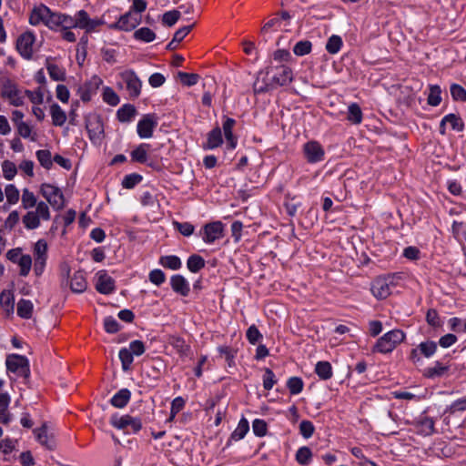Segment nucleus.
<instances>
[{
    "mask_svg": "<svg viewBox=\"0 0 466 466\" xmlns=\"http://www.w3.org/2000/svg\"><path fill=\"white\" fill-rule=\"evenodd\" d=\"M404 339L405 334L402 330L392 329L385 333L377 340L372 351L383 354L390 353L397 347V345L402 342Z\"/></svg>",
    "mask_w": 466,
    "mask_h": 466,
    "instance_id": "obj_1",
    "label": "nucleus"
},
{
    "mask_svg": "<svg viewBox=\"0 0 466 466\" xmlns=\"http://www.w3.org/2000/svg\"><path fill=\"white\" fill-rule=\"evenodd\" d=\"M110 424L124 431L126 433H137L142 429V422L139 418L132 417L128 414L118 416L114 414L110 418Z\"/></svg>",
    "mask_w": 466,
    "mask_h": 466,
    "instance_id": "obj_2",
    "label": "nucleus"
},
{
    "mask_svg": "<svg viewBox=\"0 0 466 466\" xmlns=\"http://www.w3.org/2000/svg\"><path fill=\"white\" fill-rule=\"evenodd\" d=\"M5 364L8 371L25 379L29 378V361L26 357L17 354L8 355Z\"/></svg>",
    "mask_w": 466,
    "mask_h": 466,
    "instance_id": "obj_3",
    "label": "nucleus"
},
{
    "mask_svg": "<svg viewBox=\"0 0 466 466\" xmlns=\"http://www.w3.org/2000/svg\"><path fill=\"white\" fill-rule=\"evenodd\" d=\"M86 128L92 143L100 144L104 138V125L100 116L96 114L86 116Z\"/></svg>",
    "mask_w": 466,
    "mask_h": 466,
    "instance_id": "obj_4",
    "label": "nucleus"
},
{
    "mask_svg": "<svg viewBox=\"0 0 466 466\" xmlns=\"http://www.w3.org/2000/svg\"><path fill=\"white\" fill-rule=\"evenodd\" d=\"M47 258V243L39 239L34 247V272L39 277L43 274Z\"/></svg>",
    "mask_w": 466,
    "mask_h": 466,
    "instance_id": "obj_5",
    "label": "nucleus"
},
{
    "mask_svg": "<svg viewBox=\"0 0 466 466\" xmlns=\"http://www.w3.org/2000/svg\"><path fill=\"white\" fill-rule=\"evenodd\" d=\"M40 191L43 197L55 209L59 210L64 208V195L58 187L50 184H43Z\"/></svg>",
    "mask_w": 466,
    "mask_h": 466,
    "instance_id": "obj_6",
    "label": "nucleus"
},
{
    "mask_svg": "<svg viewBox=\"0 0 466 466\" xmlns=\"http://www.w3.org/2000/svg\"><path fill=\"white\" fill-rule=\"evenodd\" d=\"M35 41V36L31 31H26L18 36L16 40V50L24 59L30 60L33 58V46Z\"/></svg>",
    "mask_w": 466,
    "mask_h": 466,
    "instance_id": "obj_7",
    "label": "nucleus"
},
{
    "mask_svg": "<svg viewBox=\"0 0 466 466\" xmlns=\"http://www.w3.org/2000/svg\"><path fill=\"white\" fill-rule=\"evenodd\" d=\"M1 96L9 101L14 106H21L24 105V96L17 85L11 80H6L2 86Z\"/></svg>",
    "mask_w": 466,
    "mask_h": 466,
    "instance_id": "obj_8",
    "label": "nucleus"
},
{
    "mask_svg": "<svg viewBox=\"0 0 466 466\" xmlns=\"http://www.w3.org/2000/svg\"><path fill=\"white\" fill-rule=\"evenodd\" d=\"M140 23L141 15L129 10L122 15L116 23L110 25L109 28L129 32L135 29Z\"/></svg>",
    "mask_w": 466,
    "mask_h": 466,
    "instance_id": "obj_9",
    "label": "nucleus"
},
{
    "mask_svg": "<svg viewBox=\"0 0 466 466\" xmlns=\"http://www.w3.org/2000/svg\"><path fill=\"white\" fill-rule=\"evenodd\" d=\"M121 78L126 83L127 90L131 98H137L141 93L142 83L133 70L121 73Z\"/></svg>",
    "mask_w": 466,
    "mask_h": 466,
    "instance_id": "obj_10",
    "label": "nucleus"
},
{
    "mask_svg": "<svg viewBox=\"0 0 466 466\" xmlns=\"http://www.w3.org/2000/svg\"><path fill=\"white\" fill-rule=\"evenodd\" d=\"M304 157L310 164L320 162L324 159L325 151L317 141L307 142L303 147Z\"/></svg>",
    "mask_w": 466,
    "mask_h": 466,
    "instance_id": "obj_11",
    "label": "nucleus"
},
{
    "mask_svg": "<svg viewBox=\"0 0 466 466\" xmlns=\"http://www.w3.org/2000/svg\"><path fill=\"white\" fill-rule=\"evenodd\" d=\"M437 343L432 340L423 341L411 350L410 358L413 362L420 361L421 356L431 358L437 351Z\"/></svg>",
    "mask_w": 466,
    "mask_h": 466,
    "instance_id": "obj_12",
    "label": "nucleus"
},
{
    "mask_svg": "<svg viewBox=\"0 0 466 466\" xmlns=\"http://www.w3.org/2000/svg\"><path fill=\"white\" fill-rule=\"evenodd\" d=\"M157 126V118L154 114L145 115L137 123V134L141 138L151 137Z\"/></svg>",
    "mask_w": 466,
    "mask_h": 466,
    "instance_id": "obj_13",
    "label": "nucleus"
},
{
    "mask_svg": "<svg viewBox=\"0 0 466 466\" xmlns=\"http://www.w3.org/2000/svg\"><path fill=\"white\" fill-rule=\"evenodd\" d=\"M224 226L220 221H215L206 224L203 227L202 239L208 244L223 238Z\"/></svg>",
    "mask_w": 466,
    "mask_h": 466,
    "instance_id": "obj_14",
    "label": "nucleus"
},
{
    "mask_svg": "<svg viewBox=\"0 0 466 466\" xmlns=\"http://www.w3.org/2000/svg\"><path fill=\"white\" fill-rule=\"evenodd\" d=\"M96 289L105 295L113 293L116 290L115 280L106 270H99L96 274Z\"/></svg>",
    "mask_w": 466,
    "mask_h": 466,
    "instance_id": "obj_15",
    "label": "nucleus"
},
{
    "mask_svg": "<svg viewBox=\"0 0 466 466\" xmlns=\"http://www.w3.org/2000/svg\"><path fill=\"white\" fill-rule=\"evenodd\" d=\"M50 8L44 4L34 6L29 15V24L32 25H38L44 24L46 25Z\"/></svg>",
    "mask_w": 466,
    "mask_h": 466,
    "instance_id": "obj_16",
    "label": "nucleus"
},
{
    "mask_svg": "<svg viewBox=\"0 0 466 466\" xmlns=\"http://www.w3.org/2000/svg\"><path fill=\"white\" fill-rule=\"evenodd\" d=\"M101 84V78L94 76L88 82H86L82 86H80L78 93L82 101H89L92 97V95L96 93Z\"/></svg>",
    "mask_w": 466,
    "mask_h": 466,
    "instance_id": "obj_17",
    "label": "nucleus"
},
{
    "mask_svg": "<svg viewBox=\"0 0 466 466\" xmlns=\"http://www.w3.org/2000/svg\"><path fill=\"white\" fill-rule=\"evenodd\" d=\"M293 79L292 70L286 66L276 67L275 72L272 74V81L276 86H286Z\"/></svg>",
    "mask_w": 466,
    "mask_h": 466,
    "instance_id": "obj_18",
    "label": "nucleus"
},
{
    "mask_svg": "<svg viewBox=\"0 0 466 466\" xmlns=\"http://www.w3.org/2000/svg\"><path fill=\"white\" fill-rule=\"evenodd\" d=\"M371 292L372 294L380 299H386L391 293V287L388 282L387 279L378 278L376 279L371 285Z\"/></svg>",
    "mask_w": 466,
    "mask_h": 466,
    "instance_id": "obj_19",
    "label": "nucleus"
},
{
    "mask_svg": "<svg viewBox=\"0 0 466 466\" xmlns=\"http://www.w3.org/2000/svg\"><path fill=\"white\" fill-rule=\"evenodd\" d=\"M170 286L173 291L182 297L188 296L190 287L188 281L182 275L177 274L170 278Z\"/></svg>",
    "mask_w": 466,
    "mask_h": 466,
    "instance_id": "obj_20",
    "label": "nucleus"
},
{
    "mask_svg": "<svg viewBox=\"0 0 466 466\" xmlns=\"http://www.w3.org/2000/svg\"><path fill=\"white\" fill-rule=\"evenodd\" d=\"M167 341L181 358L188 357L191 354L190 345L182 337L171 335Z\"/></svg>",
    "mask_w": 466,
    "mask_h": 466,
    "instance_id": "obj_21",
    "label": "nucleus"
},
{
    "mask_svg": "<svg viewBox=\"0 0 466 466\" xmlns=\"http://www.w3.org/2000/svg\"><path fill=\"white\" fill-rule=\"evenodd\" d=\"M34 432L35 434V438L37 441L45 446L46 449L52 451L56 449V443L54 436L47 435V426L46 423H43V425L34 430Z\"/></svg>",
    "mask_w": 466,
    "mask_h": 466,
    "instance_id": "obj_22",
    "label": "nucleus"
},
{
    "mask_svg": "<svg viewBox=\"0 0 466 466\" xmlns=\"http://www.w3.org/2000/svg\"><path fill=\"white\" fill-rule=\"evenodd\" d=\"M76 27L81 29H86L87 32L94 30L96 26L100 25L98 20L90 19L88 14L85 10L78 11L76 15Z\"/></svg>",
    "mask_w": 466,
    "mask_h": 466,
    "instance_id": "obj_23",
    "label": "nucleus"
},
{
    "mask_svg": "<svg viewBox=\"0 0 466 466\" xmlns=\"http://www.w3.org/2000/svg\"><path fill=\"white\" fill-rule=\"evenodd\" d=\"M414 424L418 433L421 435L430 436L435 432V421L431 417H420Z\"/></svg>",
    "mask_w": 466,
    "mask_h": 466,
    "instance_id": "obj_24",
    "label": "nucleus"
},
{
    "mask_svg": "<svg viewBox=\"0 0 466 466\" xmlns=\"http://www.w3.org/2000/svg\"><path fill=\"white\" fill-rule=\"evenodd\" d=\"M51 57L46 58V67L50 78L54 81H65L66 77V69L56 64L50 62Z\"/></svg>",
    "mask_w": 466,
    "mask_h": 466,
    "instance_id": "obj_25",
    "label": "nucleus"
},
{
    "mask_svg": "<svg viewBox=\"0 0 466 466\" xmlns=\"http://www.w3.org/2000/svg\"><path fill=\"white\" fill-rule=\"evenodd\" d=\"M131 399V391L128 389H121L110 400L112 406L122 409L127 406Z\"/></svg>",
    "mask_w": 466,
    "mask_h": 466,
    "instance_id": "obj_26",
    "label": "nucleus"
},
{
    "mask_svg": "<svg viewBox=\"0 0 466 466\" xmlns=\"http://www.w3.org/2000/svg\"><path fill=\"white\" fill-rule=\"evenodd\" d=\"M87 282L82 271H76L71 278L70 288L73 292L82 293L86 289Z\"/></svg>",
    "mask_w": 466,
    "mask_h": 466,
    "instance_id": "obj_27",
    "label": "nucleus"
},
{
    "mask_svg": "<svg viewBox=\"0 0 466 466\" xmlns=\"http://www.w3.org/2000/svg\"><path fill=\"white\" fill-rule=\"evenodd\" d=\"M10 403V397L7 393H0V422L3 424H8L12 416L7 411Z\"/></svg>",
    "mask_w": 466,
    "mask_h": 466,
    "instance_id": "obj_28",
    "label": "nucleus"
},
{
    "mask_svg": "<svg viewBox=\"0 0 466 466\" xmlns=\"http://www.w3.org/2000/svg\"><path fill=\"white\" fill-rule=\"evenodd\" d=\"M50 115L52 117V123L56 127H62L67 118L66 112L56 103H54L50 106Z\"/></svg>",
    "mask_w": 466,
    "mask_h": 466,
    "instance_id": "obj_29",
    "label": "nucleus"
},
{
    "mask_svg": "<svg viewBox=\"0 0 466 466\" xmlns=\"http://www.w3.org/2000/svg\"><path fill=\"white\" fill-rule=\"evenodd\" d=\"M223 143L222 132L219 127H214L208 134L206 148L214 149Z\"/></svg>",
    "mask_w": 466,
    "mask_h": 466,
    "instance_id": "obj_30",
    "label": "nucleus"
},
{
    "mask_svg": "<svg viewBox=\"0 0 466 466\" xmlns=\"http://www.w3.org/2000/svg\"><path fill=\"white\" fill-rule=\"evenodd\" d=\"M34 305L29 299H20L17 303V315L25 319H29L32 317Z\"/></svg>",
    "mask_w": 466,
    "mask_h": 466,
    "instance_id": "obj_31",
    "label": "nucleus"
},
{
    "mask_svg": "<svg viewBox=\"0 0 466 466\" xmlns=\"http://www.w3.org/2000/svg\"><path fill=\"white\" fill-rule=\"evenodd\" d=\"M150 145L142 143L131 152V159L134 162L144 164L147 160V149Z\"/></svg>",
    "mask_w": 466,
    "mask_h": 466,
    "instance_id": "obj_32",
    "label": "nucleus"
},
{
    "mask_svg": "<svg viewBox=\"0 0 466 466\" xmlns=\"http://www.w3.org/2000/svg\"><path fill=\"white\" fill-rule=\"evenodd\" d=\"M137 113L136 107L133 105L126 104L121 106L117 112L116 116L120 122H129Z\"/></svg>",
    "mask_w": 466,
    "mask_h": 466,
    "instance_id": "obj_33",
    "label": "nucleus"
},
{
    "mask_svg": "<svg viewBox=\"0 0 466 466\" xmlns=\"http://www.w3.org/2000/svg\"><path fill=\"white\" fill-rule=\"evenodd\" d=\"M158 262L162 267L172 270H177L182 266L180 258L175 255L162 256Z\"/></svg>",
    "mask_w": 466,
    "mask_h": 466,
    "instance_id": "obj_34",
    "label": "nucleus"
},
{
    "mask_svg": "<svg viewBox=\"0 0 466 466\" xmlns=\"http://www.w3.org/2000/svg\"><path fill=\"white\" fill-rule=\"evenodd\" d=\"M315 372L323 380H329L333 374L332 367L329 361H319L316 364Z\"/></svg>",
    "mask_w": 466,
    "mask_h": 466,
    "instance_id": "obj_35",
    "label": "nucleus"
},
{
    "mask_svg": "<svg viewBox=\"0 0 466 466\" xmlns=\"http://www.w3.org/2000/svg\"><path fill=\"white\" fill-rule=\"evenodd\" d=\"M347 119L354 125H359L362 121V111L357 103H351L348 107Z\"/></svg>",
    "mask_w": 466,
    "mask_h": 466,
    "instance_id": "obj_36",
    "label": "nucleus"
},
{
    "mask_svg": "<svg viewBox=\"0 0 466 466\" xmlns=\"http://www.w3.org/2000/svg\"><path fill=\"white\" fill-rule=\"evenodd\" d=\"M444 121L450 125L451 128L456 132H461L464 129V122L457 114H448L444 116Z\"/></svg>",
    "mask_w": 466,
    "mask_h": 466,
    "instance_id": "obj_37",
    "label": "nucleus"
},
{
    "mask_svg": "<svg viewBox=\"0 0 466 466\" xmlns=\"http://www.w3.org/2000/svg\"><path fill=\"white\" fill-rule=\"evenodd\" d=\"M248 430H249L248 421L245 418H242L239 420L236 430L231 433L230 439L233 441H240L241 439H243L245 437V435L248 433Z\"/></svg>",
    "mask_w": 466,
    "mask_h": 466,
    "instance_id": "obj_38",
    "label": "nucleus"
},
{
    "mask_svg": "<svg viewBox=\"0 0 466 466\" xmlns=\"http://www.w3.org/2000/svg\"><path fill=\"white\" fill-rule=\"evenodd\" d=\"M187 267L189 271L197 273L205 267L204 258L197 254L191 255L187 261Z\"/></svg>",
    "mask_w": 466,
    "mask_h": 466,
    "instance_id": "obj_39",
    "label": "nucleus"
},
{
    "mask_svg": "<svg viewBox=\"0 0 466 466\" xmlns=\"http://www.w3.org/2000/svg\"><path fill=\"white\" fill-rule=\"evenodd\" d=\"M343 42L339 35H332L326 43V50L330 55L337 54L342 47Z\"/></svg>",
    "mask_w": 466,
    "mask_h": 466,
    "instance_id": "obj_40",
    "label": "nucleus"
},
{
    "mask_svg": "<svg viewBox=\"0 0 466 466\" xmlns=\"http://www.w3.org/2000/svg\"><path fill=\"white\" fill-rule=\"evenodd\" d=\"M118 357L121 360L122 370L124 371H128L131 370V364L134 360V355L132 352L127 350V348H122L119 350Z\"/></svg>",
    "mask_w": 466,
    "mask_h": 466,
    "instance_id": "obj_41",
    "label": "nucleus"
},
{
    "mask_svg": "<svg viewBox=\"0 0 466 466\" xmlns=\"http://www.w3.org/2000/svg\"><path fill=\"white\" fill-rule=\"evenodd\" d=\"M22 221L27 229H35L40 226L39 216L34 211H28L23 217Z\"/></svg>",
    "mask_w": 466,
    "mask_h": 466,
    "instance_id": "obj_42",
    "label": "nucleus"
},
{
    "mask_svg": "<svg viewBox=\"0 0 466 466\" xmlns=\"http://www.w3.org/2000/svg\"><path fill=\"white\" fill-rule=\"evenodd\" d=\"M134 37L137 40L150 43L156 38V34L148 27H141L135 31Z\"/></svg>",
    "mask_w": 466,
    "mask_h": 466,
    "instance_id": "obj_43",
    "label": "nucleus"
},
{
    "mask_svg": "<svg viewBox=\"0 0 466 466\" xmlns=\"http://www.w3.org/2000/svg\"><path fill=\"white\" fill-rule=\"evenodd\" d=\"M36 158L39 161L40 165L46 169H50L53 166L51 152L47 149H40L37 150Z\"/></svg>",
    "mask_w": 466,
    "mask_h": 466,
    "instance_id": "obj_44",
    "label": "nucleus"
},
{
    "mask_svg": "<svg viewBox=\"0 0 466 466\" xmlns=\"http://www.w3.org/2000/svg\"><path fill=\"white\" fill-rule=\"evenodd\" d=\"M441 87L437 85L430 86V93L427 98V102L431 106H437L441 102Z\"/></svg>",
    "mask_w": 466,
    "mask_h": 466,
    "instance_id": "obj_45",
    "label": "nucleus"
},
{
    "mask_svg": "<svg viewBox=\"0 0 466 466\" xmlns=\"http://www.w3.org/2000/svg\"><path fill=\"white\" fill-rule=\"evenodd\" d=\"M312 457L311 450L309 447H300L296 452V460L300 465H308Z\"/></svg>",
    "mask_w": 466,
    "mask_h": 466,
    "instance_id": "obj_46",
    "label": "nucleus"
},
{
    "mask_svg": "<svg viewBox=\"0 0 466 466\" xmlns=\"http://www.w3.org/2000/svg\"><path fill=\"white\" fill-rule=\"evenodd\" d=\"M287 387L292 395H296L302 391L304 382L299 377H291L287 381Z\"/></svg>",
    "mask_w": 466,
    "mask_h": 466,
    "instance_id": "obj_47",
    "label": "nucleus"
},
{
    "mask_svg": "<svg viewBox=\"0 0 466 466\" xmlns=\"http://www.w3.org/2000/svg\"><path fill=\"white\" fill-rule=\"evenodd\" d=\"M312 43L309 40L299 41L293 47L296 56H302L311 52Z\"/></svg>",
    "mask_w": 466,
    "mask_h": 466,
    "instance_id": "obj_48",
    "label": "nucleus"
},
{
    "mask_svg": "<svg viewBox=\"0 0 466 466\" xmlns=\"http://www.w3.org/2000/svg\"><path fill=\"white\" fill-rule=\"evenodd\" d=\"M17 264L20 268V276L26 277L29 274L32 268V257L28 254L22 255Z\"/></svg>",
    "mask_w": 466,
    "mask_h": 466,
    "instance_id": "obj_49",
    "label": "nucleus"
},
{
    "mask_svg": "<svg viewBox=\"0 0 466 466\" xmlns=\"http://www.w3.org/2000/svg\"><path fill=\"white\" fill-rule=\"evenodd\" d=\"M143 177L141 175L132 173L124 177L122 180V187L127 189H131L142 181Z\"/></svg>",
    "mask_w": 466,
    "mask_h": 466,
    "instance_id": "obj_50",
    "label": "nucleus"
},
{
    "mask_svg": "<svg viewBox=\"0 0 466 466\" xmlns=\"http://www.w3.org/2000/svg\"><path fill=\"white\" fill-rule=\"evenodd\" d=\"M0 304L6 310H13L15 305L14 294L10 290H4L0 294Z\"/></svg>",
    "mask_w": 466,
    "mask_h": 466,
    "instance_id": "obj_51",
    "label": "nucleus"
},
{
    "mask_svg": "<svg viewBox=\"0 0 466 466\" xmlns=\"http://www.w3.org/2000/svg\"><path fill=\"white\" fill-rule=\"evenodd\" d=\"M37 204L36 198L33 192L29 189L25 188L22 194V207L25 209L31 208Z\"/></svg>",
    "mask_w": 466,
    "mask_h": 466,
    "instance_id": "obj_52",
    "label": "nucleus"
},
{
    "mask_svg": "<svg viewBox=\"0 0 466 466\" xmlns=\"http://www.w3.org/2000/svg\"><path fill=\"white\" fill-rule=\"evenodd\" d=\"M426 321L431 327L434 329H438L442 326V321L435 309H430L427 311Z\"/></svg>",
    "mask_w": 466,
    "mask_h": 466,
    "instance_id": "obj_53",
    "label": "nucleus"
},
{
    "mask_svg": "<svg viewBox=\"0 0 466 466\" xmlns=\"http://www.w3.org/2000/svg\"><path fill=\"white\" fill-rule=\"evenodd\" d=\"M451 95L455 101L466 102V90L461 85L452 84L451 86Z\"/></svg>",
    "mask_w": 466,
    "mask_h": 466,
    "instance_id": "obj_54",
    "label": "nucleus"
},
{
    "mask_svg": "<svg viewBox=\"0 0 466 466\" xmlns=\"http://www.w3.org/2000/svg\"><path fill=\"white\" fill-rule=\"evenodd\" d=\"M448 367L442 363L437 361L433 367H430L426 370V374L429 378H435L442 376L447 370Z\"/></svg>",
    "mask_w": 466,
    "mask_h": 466,
    "instance_id": "obj_55",
    "label": "nucleus"
},
{
    "mask_svg": "<svg viewBox=\"0 0 466 466\" xmlns=\"http://www.w3.org/2000/svg\"><path fill=\"white\" fill-rule=\"evenodd\" d=\"M61 13L53 12L50 9V13L48 15V20L46 21V25L51 30H58L61 28Z\"/></svg>",
    "mask_w": 466,
    "mask_h": 466,
    "instance_id": "obj_56",
    "label": "nucleus"
},
{
    "mask_svg": "<svg viewBox=\"0 0 466 466\" xmlns=\"http://www.w3.org/2000/svg\"><path fill=\"white\" fill-rule=\"evenodd\" d=\"M218 350L221 357H225L226 361L228 362V366L231 367L234 365V359L236 356V350H233L229 346H219L218 348Z\"/></svg>",
    "mask_w": 466,
    "mask_h": 466,
    "instance_id": "obj_57",
    "label": "nucleus"
},
{
    "mask_svg": "<svg viewBox=\"0 0 466 466\" xmlns=\"http://www.w3.org/2000/svg\"><path fill=\"white\" fill-rule=\"evenodd\" d=\"M277 379L274 374V372L266 368L264 370V375H263V387L266 390H270L273 386L277 383Z\"/></svg>",
    "mask_w": 466,
    "mask_h": 466,
    "instance_id": "obj_58",
    "label": "nucleus"
},
{
    "mask_svg": "<svg viewBox=\"0 0 466 466\" xmlns=\"http://www.w3.org/2000/svg\"><path fill=\"white\" fill-rule=\"evenodd\" d=\"M174 228L185 237H189L194 233L195 227L189 222H173Z\"/></svg>",
    "mask_w": 466,
    "mask_h": 466,
    "instance_id": "obj_59",
    "label": "nucleus"
},
{
    "mask_svg": "<svg viewBox=\"0 0 466 466\" xmlns=\"http://www.w3.org/2000/svg\"><path fill=\"white\" fill-rule=\"evenodd\" d=\"M181 12L179 10H172L163 15L162 22L167 26H173L180 18Z\"/></svg>",
    "mask_w": 466,
    "mask_h": 466,
    "instance_id": "obj_60",
    "label": "nucleus"
},
{
    "mask_svg": "<svg viewBox=\"0 0 466 466\" xmlns=\"http://www.w3.org/2000/svg\"><path fill=\"white\" fill-rule=\"evenodd\" d=\"M2 170H3L5 178L7 180H12L17 172L15 165L9 160H5L3 162Z\"/></svg>",
    "mask_w": 466,
    "mask_h": 466,
    "instance_id": "obj_61",
    "label": "nucleus"
},
{
    "mask_svg": "<svg viewBox=\"0 0 466 466\" xmlns=\"http://www.w3.org/2000/svg\"><path fill=\"white\" fill-rule=\"evenodd\" d=\"M183 85L191 86L198 82L199 76L193 73L178 72L177 74Z\"/></svg>",
    "mask_w": 466,
    "mask_h": 466,
    "instance_id": "obj_62",
    "label": "nucleus"
},
{
    "mask_svg": "<svg viewBox=\"0 0 466 466\" xmlns=\"http://www.w3.org/2000/svg\"><path fill=\"white\" fill-rule=\"evenodd\" d=\"M103 99L110 106H116L120 101L117 94L110 87L105 88L103 93Z\"/></svg>",
    "mask_w": 466,
    "mask_h": 466,
    "instance_id": "obj_63",
    "label": "nucleus"
},
{
    "mask_svg": "<svg viewBox=\"0 0 466 466\" xmlns=\"http://www.w3.org/2000/svg\"><path fill=\"white\" fill-rule=\"evenodd\" d=\"M104 328L107 333L114 334L120 329V325L114 317L108 316L104 319Z\"/></svg>",
    "mask_w": 466,
    "mask_h": 466,
    "instance_id": "obj_64",
    "label": "nucleus"
}]
</instances>
